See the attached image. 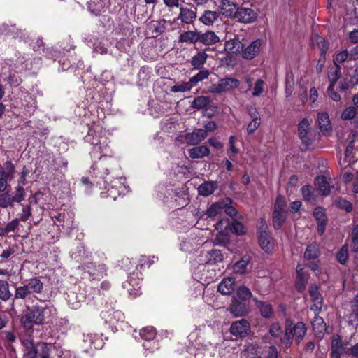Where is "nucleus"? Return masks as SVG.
<instances>
[{"label": "nucleus", "mask_w": 358, "mask_h": 358, "mask_svg": "<svg viewBox=\"0 0 358 358\" xmlns=\"http://www.w3.org/2000/svg\"><path fill=\"white\" fill-rule=\"evenodd\" d=\"M106 131L103 129L100 122L93 123L89 128L88 134L85 137V141L92 145L91 155L94 159L98 158L92 168L97 170V176L103 177V174L101 169L105 166L117 165V162L111 156V150L109 148L106 137Z\"/></svg>", "instance_id": "nucleus-1"}, {"label": "nucleus", "mask_w": 358, "mask_h": 358, "mask_svg": "<svg viewBox=\"0 0 358 358\" xmlns=\"http://www.w3.org/2000/svg\"><path fill=\"white\" fill-rule=\"evenodd\" d=\"M114 165L105 166L103 169H101L103 172V176H97V170L94 171L95 177L100 179L97 181V184L100 186V188H104L107 189L106 192H102L101 195L102 197H110L113 200H115L118 196L124 194L127 192V186L125 185V178H117L113 180H110V178H106L108 175L109 169H112Z\"/></svg>", "instance_id": "nucleus-2"}, {"label": "nucleus", "mask_w": 358, "mask_h": 358, "mask_svg": "<svg viewBox=\"0 0 358 358\" xmlns=\"http://www.w3.org/2000/svg\"><path fill=\"white\" fill-rule=\"evenodd\" d=\"M306 333V327L303 322H299L293 324L290 320L287 319L285 334L280 338L282 344L287 348H289L295 337L296 342L299 343Z\"/></svg>", "instance_id": "nucleus-3"}, {"label": "nucleus", "mask_w": 358, "mask_h": 358, "mask_svg": "<svg viewBox=\"0 0 358 358\" xmlns=\"http://www.w3.org/2000/svg\"><path fill=\"white\" fill-rule=\"evenodd\" d=\"M286 203L282 196H278L276 199L273 213V224L275 229L281 228L287 216Z\"/></svg>", "instance_id": "nucleus-4"}, {"label": "nucleus", "mask_w": 358, "mask_h": 358, "mask_svg": "<svg viewBox=\"0 0 358 358\" xmlns=\"http://www.w3.org/2000/svg\"><path fill=\"white\" fill-rule=\"evenodd\" d=\"M239 85V80L234 78H224L212 84L208 88V91L212 94H220L238 88Z\"/></svg>", "instance_id": "nucleus-5"}, {"label": "nucleus", "mask_w": 358, "mask_h": 358, "mask_svg": "<svg viewBox=\"0 0 358 358\" xmlns=\"http://www.w3.org/2000/svg\"><path fill=\"white\" fill-rule=\"evenodd\" d=\"M45 308L38 306H34L27 313L22 317V322L24 327H29V324H41L44 321V312Z\"/></svg>", "instance_id": "nucleus-6"}, {"label": "nucleus", "mask_w": 358, "mask_h": 358, "mask_svg": "<svg viewBox=\"0 0 358 358\" xmlns=\"http://www.w3.org/2000/svg\"><path fill=\"white\" fill-rule=\"evenodd\" d=\"M268 227L262 224L259 229V243L262 250L266 253H269L274 249V242L273 238L268 233Z\"/></svg>", "instance_id": "nucleus-7"}, {"label": "nucleus", "mask_w": 358, "mask_h": 358, "mask_svg": "<svg viewBox=\"0 0 358 358\" xmlns=\"http://www.w3.org/2000/svg\"><path fill=\"white\" fill-rule=\"evenodd\" d=\"M83 342L84 343L83 348H85L84 350L85 352H88L93 348H101L103 345L102 339L96 334H83Z\"/></svg>", "instance_id": "nucleus-8"}, {"label": "nucleus", "mask_w": 358, "mask_h": 358, "mask_svg": "<svg viewBox=\"0 0 358 358\" xmlns=\"http://www.w3.org/2000/svg\"><path fill=\"white\" fill-rule=\"evenodd\" d=\"M257 17V13L252 9L238 6L236 16L234 18L239 22L249 24L255 22Z\"/></svg>", "instance_id": "nucleus-9"}, {"label": "nucleus", "mask_w": 358, "mask_h": 358, "mask_svg": "<svg viewBox=\"0 0 358 358\" xmlns=\"http://www.w3.org/2000/svg\"><path fill=\"white\" fill-rule=\"evenodd\" d=\"M140 282L141 279L139 278H136V275L132 273L129 276L128 280L122 284V287L127 290L129 295L136 297L141 294Z\"/></svg>", "instance_id": "nucleus-10"}, {"label": "nucleus", "mask_w": 358, "mask_h": 358, "mask_svg": "<svg viewBox=\"0 0 358 358\" xmlns=\"http://www.w3.org/2000/svg\"><path fill=\"white\" fill-rule=\"evenodd\" d=\"M250 331V325L249 322L241 319L232 323L230 327V331L233 335L243 337L248 334Z\"/></svg>", "instance_id": "nucleus-11"}, {"label": "nucleus", "mask_w": 358, "mask_h": 358, "mask_svg": "<svg viewBox=\"0 0 358 358\" xmlns=\"http://www.w3.org/2000/svg\"><path fill=\"white\" fill-rule=\"evenodd\" d=\"M238 5L231 0H220L219 8L220 13L229 18L236 16Z\"/></svg>", "instance_id": "nucleus-12"}, {"label": "nucleus", "mask_w": 358, "mask_h": 358, "mask_svg": "<svg viewBox=\"0 0 358 358\" xmlns=\"http://www.w3.org/2000/svg\"><path fill=\"white\" fill-rule=\"evenodd\" d=\"M317 124L322 134L324 136H329L332 131L329 117L326 112L317 113Z\"/></svg>", "instance_id": "nucleus-13"}, {"label": "nucleus", "mask_w": 358, "mask_h": 358, "mask_svg": "<svg viewBox=\"0 0 358 358\" xmlns=\"http://www.w3.org/2000/svg\"><path fill=\"white\" fill-rule=\"evenodd\" d=\"M206 136L207 133L204 129H194L192 132L186 134L185 138L188 145H196L203 141Z\"/></svg>", "instance_id": "nucleus-14"}, {"label": "nucleus", "mask_w": 358, "mask_h": 358, "mask_svg": "<svg viewBox=\"0 0 358 358\" xmlns=\"http://www.w3.org/2000/svg\"><path fill=\"white\" fill-rule=\"evenodd\" d=\"M248 114L251 121L247 125V133L252 134L261 124V117L259 112L255 108H251L248 110Z\"/></svg>", "instance_id": "nucleus-15"}, {"label": "nucleus", "mask_w": 358, "mask_h": 358, "mask_svg": "<svg viewBox=\"0 0 358 358\" xmlns=\"http://www.w3.org/2000/svg\"><path fill=\"white\" fill-rule=\"evenodd\" d=\"M196 11L187 7H180L178 20L187 24H193L196 19Z\"/></svg>", "instance_id": "nucleus-16"}, {"label": "nucleus", "mask_w": 358, "mask_h": 358, "mask_svg": "<svg viewBox=\"0 0 358 358\" xmlns=\"http://www.w3.org/2000/svg\"><path fill=\"white\" fill-rule=\"evenodd\" d=\"M262 41L259 39L252 41L247 46L242 52L243 57L247 59H252L260 52Z\"/></svg>", "instance_id": "nucleus-17"}, {"label": "nucleus", "mask_w": 358, "mask_h": 358, "mask_svg": "<svg viewBox=\"0 0 358 358\" xmlns=\"http://www.w3.org/2000/svg\"><path fill=\"white\" fill-rule=\"evenodd\" d=\"M313 216L318 222L317 232L320 235H322L325 231L327 225V215L324 208L317 207L313 211Z\"/></svg>", "instance_id": "nucleus-18"}, {"label": "nucleus", "mask_w": 358, "mask_h": 358, "mask_svg": "<svg viewBox=\"0 0 358 358\" xmlns=\"http://www.w3.org/2000/svg\"><path fill=\"white\" fill-rule=\"evenodd\" d=\"M315 185L323 196L328 195L331 192V189L334 188V186L333 185L331 186L327 179L324 176L317 177L315 180Z\"/></svg>", "instance_id": "nucleus-19"}, {"label": "nucleus", "mask_w": 358, "mask_h": 358, "mask_svg": "<svg viewBox=\"0 0 358 358\" xmlns=\"http://www.w3.org/2000/svg\"><path fill=\"white\" fill-rule=\"evenodd\" d=\"M219 16V13L206 10L199 17V21L206 26H210L218 20Z\"/></svg>", "instance_id": "nucleus-20"}, {"label": "nucleus", "mask_w": 358, "mask_h": 358, "mask_svg": "<svg viewBox=\"0 0 358 358\" xmlns=\"http://www.w3.org/2000/svg\"><path fill=\"white\" fill-rule=\"evenodd\" d=\"M313 329L316 336L322 338L327 327L326 324L321 317L315 316L312 321Z\"/></svg>", "instance_id": "nucleus-21"}, {"label": "nucleus", "mask_w": 358, "mask_h": 358, "mask_svg": "<svg viewBox=\"0 0 358 358\" xmlns=\"http://www.w3.org/2000/svg\"><path fill=\"white\" fill-rule=\"evenodd\" d=\"M188 154L192 159H201L210 155V150L206 145L194 147L188 150Z\"/></svg>", "instance_id": "nucleus-22"}, {"label": "nucleus", "mask_w": 358, "mask_h": 358, "mask_svg": "<svg viewBox=\"0 0 358 358\" xmlns=\"http://www.w3.org/2000/svg\"><path fill=\"white\" fill-rule=\"evenodd\" d=\"M343 350L342 340L339 335H334L331 341V358H340Z\"/></svg>", "instance_id": "nucleus-23"}, {"label": "nucleus", "mask_w": 358, "mask_h": 358, "mask_svg": "<svg viewBox=\"0 0 358 358\" xmlns=\"http://www.w3.org/2000/svg\"><path fill=\"white\" fill-rule=\"evenodd\" d=\"M296 287L299 292H302L305 289L307 282H308V277L303 271V268L301 266V265H297L296 267Z\"/></svg>", "instance_id": "nucleus-24"}, {"label": "nucleus", "mask_w": 358, "mask_h": 358, "mask_svg": "<svg viewBox=\"0 0 358 358\" xmlns=\"http://www.w3.org/2000/svg\"><path fill=\"white\" fill-rule=\"evenodd\" d=\"M234 283L235 280L234 278H224L220 282L217 289L222 294H230L234 290Z\"/></svg>", "instance_id": "nucleus-25"}, {"label": "nucleus", "mask_w": 358, "mask_h": 358, "mask_svg": "<svg viewBox=\"0 0 358 358\" xmlns=\"http://www.w3.org/2000/svg\"><path fill=\"white\" fill-rule=\"evenodd\" d=\"M206 263L210 264H215L222 262L224 260V255L220 250H211L206 252Z\"/></svg>", "instance_id": "nucleus-26"}, {"label": "nucleus", "mask_w": 358, "mask_h": 358, "mask_svg": "<svg viewBox=\"0 0 358 358\" xmlns=\"http://www.w3.org/2000/svg\"><path fill=\"white\" fill-rule=\"evenodd\" d=\"M200 33L196 31H187L180 34L179 41L187 43H195L199 41Z\"/></svg>", "instance_id": "nucleus-27"}, {"label": "nucleus", "mask_w": 358, "mask_h": 358, "mask_svg": "<svg viewBox=\"0 0 358 358\" xmlns=\"http://www.w3.org/2000/svg\"><path fill=\"white\" fill-rule=\"evenodd\" d=\"M225 207V201H222L213 203L206 211L208 217L213 219L215 216L220 214Z\"/></svg>", "instance_id": "nucleus-28"}, {"label": "nucleus", "mask_w": 358, "mask_h": 358, "mask_svg": "<svg viewBox=\"0 0 358 358\" xmlns=\"http://www.w3.org/2000/svg\"><path fill=\"white\" fill-rule=\"evenodd\" d=\"M313 130L310 128V122L306 118L302 120L298 125L299 135L302 142H308L306 135L307 132Z\"/></svg>", "instance_id": "nucleus-29"}, {"label": "nucleus", "mask_w": 358, "mask_h": 358, "mask_svg": "<svg viewBox=\"0 0 358 358\" xmlns=\"http://www.w3.org/2000/svg\"><path fill=\"white\" fill-rule=\"evenodd\" d=\"M30 294H41L43 289V284L40 279L34 278L26 284Z\"/></svg>", "instance_id": "nucleus-30"}, {"label": "nucleus", "mask_w": 358, "mask_h": 358, "mask_svg": "<svg viewBox=\"0 0 358 358\" xmlns=\"http://www.w3.org/2000/svg\"><path fill=\"white\" fill-rule=\"evenodd\" d=\"M219 37L214 31H206L204 34H200L199 41L204 45H210L219 42Z\"/></svg>", "instance_id": "nucleus-31"}, {"label": "nucleus", "mask_w": 358, "mask_h": 358, "mask_svg": "<svg viewBox=\"0 0 358 358\" xmlns=\"http://www.w3.org/2000/svg\"><path fill=\"white\" fill-rule=\"evenodd\" d=\"M15 166L11 162H6L3 164V170L0 171V178L8 181L13 179Z\"/></svg>", "instance_id": "nucleus-32"}, {"label": "nucleus", "mask_w": 358, "mask_h": 358, "mask_svg": "<svg viewBox=\"0 0 358 358\" xmlns=\"http://www.w3.org/2000/svg\"><path fill=\"white\" fill-rule=\"evenodd\" d=\"M216 189V184L213 182H205L198 187L200 195L207 196L212 194Z\"/></svg>", "instance_id": "nucleus-33"}, {"label": "nucleus", "mask_w": 358, "mask_h": 358, "mask_svg": "<svg viewBox=\"0 0 358 358\" xmlns=\"http://www.w3.org/2000/svg\"><path fill=\"white\" fill-rule=\"evenodd\" d=\"M320 254L319 245L312 243L307 246L304 252V258L306 259H314L319 257Z\"/></svg>", "instance_id": "nucleus-34"}, {"label": "nucleus", "mask_w": 358, "mask_h": 358, "mask_svg": "<svg viewBox=\"0 0 358 358\" xmlns=\"http://www.w3.org/2000/svg\"><path fill=\"white\" fill-rule=\"evenodd\" d=\"M229 310L236 317L242 316L247 312L245 303L241 301L233 302Z\"/></svg>", "instance_id": "nucleus-35"}, {"label": "nucleus", "mask_w": 358, "mask_h": 358, "mask_svg": "<svg viewBox=\"0 0 358 358\" xmlns=\"http://www.w3.org/2000/svg\"><path fill=\"white\" fill-rule=\"evenodd\" d=\"M102 317L106 322L111 324H114L115 321L120 322L124 319V315L120 310H113L112 313H109L108 315L102 313Z\"/></svg>", "instance_id": "nucleus-36"}, {"label": "nucleus", "mask_w": 358, "mask_h": 358, "mask_svg": "<svg viewBox=\"0 0 358 358\" xmlns=\"http://www.w3.org/2000/svg\"><path fill=\"white\" fill-rule=\"evenodd\" d=\"M207 57V54L204 52H199L192 57L191 64L194 69H199L206 63Z\"/></svg>", "instance_id": "nucleus-37"}, {"label": "nucleus", "mask_w": 358, "mask_h": 358, "mask_svg": "<svg viewBox=\"0 0 358 358\" xmlns=\"http://www.w3.org/2000/svg\"><path fill=\"white\" fill-rule=\"evenodd\" d=\"M241 48V43L238 39H230L224 44V50L227 53H236Z\"/></svg>", "instance_id": "nucleus-38"}, {"label": "nucleus", "mask_w": 358, "mask_h": 358, "mask_svg": "<svg viewBox=\"0 0 358 358\" xmlns=\"http://www.w3.org/2000/svg\"><path fill=\"white\" fill-rule=\"evenodd\" d=\"M66 299L67 301L69 306L71 309L77 310L81 306V301L78 299V294L73 292H69V293H67Z\"/></svg>", "instance_id": "nucleus-39"}, {"label": "nucleus", "mask_w": 358, "mask_h": 358, "mask_svg": "<svg viewBox=\"0 0 358 358\" xmlns=\"http://www.w3.org/2000/svg\"><path fill=\"white\" fill-rule=\"evenodd\" d=\"M256 305L260 310L261 315L266 318L271 317L273 315V311L272 306L262 301H256Z\"/></svg>", "instance_id": "nucleus-40"}, {"label": "nucleus", "mask_w": 358, "mask_h": 358, "mask_svg": "<svg viewBox=\"0 0 358 358\" xmlns=\"http://www.w3.org/2000/svg\"><path fill=\"white\" fill-rule=\"evenodd\" d=\"M294 87V76L292 72H288L285 79V95L289 97L292 95Z\"/></svg>", "instance_id": "nucleus-41"}, {"label": "nucleus", "mask_w": 358, "mask_h": 358, "mask_svg": "<svg viewBox=\"0 0 358 358\" xmlns=\"http://www.w3.org/2000/svg\"><path fill=\"white\" fill-rule=\"evenodd\" d=\"M210 103V100L208 97L200 96L194 99L192 106L194 108L197 109L206 108L209 106Z\"/></svg>", "instance_id": "nucleus-42"}, {"label": "nucleus", "mask_w": 358, "mask_h": 358, "mask_svg": "<svg viewBox=\"0 0 358 358\" xmlns=\"http://www.w3.org/2000/svg\"><path fill=\"white\" fill-rule=\"evenodd\" d=\"M140 336L146 341H152L156 336V331L152 327L143 328L140 331Z\"/></svg>", "instance_id": "nucleus-43"}, {"label": "nucleus", "mask_w": 358, "mask_h": 358, "mask_svg": "<svg viewBox=\"0 0 358 358\" xmlns=\"http://www.w3.org/2000/svg\"><path fill=\"white\" fill-rule=\"evenodd\" d=\"M249 263V259L247 257L243 258L241 260L236 262L233 266V271L236 273L243 274L245 273L247 266Z\"/></svg>", "instance_id": "nucleus-44"}, {"label": "nucleus", "mask_w": 358, "mask_h": 358, "mask_svg": "<svg viewBox=\"0 0 358 358\" xmlns=\"http://www.w3.org/2000/svg\"><path fill=\"white\" fill-rule=\"evenodd\" d=\"M11 296L8 282L0 280V299L4 301H8Z\"/></svg>", "instance_id": "nucleus-45"}, {"label": "nucleus", "mask_w": 358, "mask_h": 358, "mask_svg": "<svg viewBox=\"0 0 358 358\" xmlns=\"http://www.w3.org/2000/svg\"><path fill=\"white\" fill-rule=\"evenodd\" d=\"M301 193L303 199L310 203L315 202V196L313 188L310 186L306 185L301 188Z\"/></svg>", "instance_id": "nucleus-46"}, {"label": "nucleus", "mask_w": 358, "mask_h": 358, "mask_svg": "<svg viewBox=\"0 0 358 358\" xmlns=\"http://www.w3.org/2000/svg\"><path fill=\"white\" fill-rule=\"evenodd\" d=\"M236 137L231 136L229 138V148L227 153L231 160H234V156L239 152V150L236 147Z\"/></svg>", "instance_id": "nucleus-47"}, {"label": "nucleus", "mask_w": 358, "mask_h": 358, "mask_svg": "<svg viewBox=\"0 0 358 358\" xmlns=\"http://www.w3.org/2000/svg\"><path fill=\"white\" fill-rule=\"evenodd\" d=\"M229 226L230 230L237 235H243L246 232L245 227L241 222H238L237 220H233L231 224H229Z\"/></svg>", "instance_id": "nucleus-48"}, {"label": "nucleus", "mask_w": 358, "mask_h": 358, "mask_svg": "<svg viewBox=\"0 0 358 358\" xmlns=\"http://www.w3.org/2000/svg\"><path fill=\"white\" fill-rule=\"evenodd\" d=\"M192 88V83L188 81L176 84L171 87L170 91L172 92H185L190 90Z\"/></svg>", "instance_id": "nucleus-49"}, {"label": "nucleus", "mask_w": 358, "mask_h": 358, "mask_svg": "<svg viewBox=\"0 0 358 358\" xmlns=\"http://www.w3.org/2000/svg\"><path fill=\"white\" fill-rule=\"evenodd\" d=\"M231 200L227 199L225 201V207L224 208V210L225 213L230 216L233 220H237L240 217V215H238L237 210L236 208L231 206H230Z\"/></svg>", "instance_id": "nucleus-50"}, {"label": "nucleus", "mask_w": 358, "mask_h": 358, "mask_svg": "<svg viewBox=\"0 0 358 358\" xmlns=\"http://www.w3.org/2000/svg\"><path fill=\"white\" fill-rule=\"evenodd\" d=\"M209 76V71L207 70L200 71L196 75L192 76L189 79V83H192V87H193L196 85L199 82L207 78Z\"/></svg>", "instance_id": "nucleus-51"}, {"label": "nucleus", "mask_w": 358, "mask_h": 358, "mask_svg": "<svg viewBox=\"0 0 358 358\" xmlns=\"http://www.w3.org/2000/svg\"><path fill=\"white\" fill-rule=\"evenodd\" d=\"M345 61H350L349 52L347 50H344L340 52H338L335 58L334 59V62L336 66H338L340 64L343 63Z\"/></svg>", "instance_id": "nucleus-52"}, {"label": "nucleus", "mask_w": 358, "mask_h": 358, "mask_svg": "<svg viewBox=\"0 0 358 358\" xmlns=\"http://www.w3.org/2000/svg\"><path fill=\"white\" fill-rule=\"evenodd\" d=\"M268 333L273 338H278L282 333L280 323L278 322L272 323L270 325Z\"/></svg>", "instance_id": "nucleus-53"}, {"label": "nucleus", "mask_w": 358, "mask_h": 358, "mask_svg": "<svg viewBox=\"0 0 358 358\" xmlns=\"http://www.w3.org/2000/svg\"><path fill=\"white\" fill-rule=\"evenodd\" d=\"M30 292L26 285L16 288L15 292V299H24L30 295Z\"/></svg>", "instance_id": "nucleus-54"}, {"label": "nucleus", "mask_w": 358, "mask_h": 358, "mask_svg": "<svg viewBox=\"0 0 358 358\" xmlns=\"http://www.w3.org/2000/svg\"><path fill=\"white\" fill-rule=\"evenodd\" d=\"M25 345H26V349H25L24 355L27 358H36L37 351L34 345L33 342L27 341Z\"/></svg>", "instance_id": "nucleus-55"}, {"label": "nucleus", "mask_w": 358, "mask_h": 358, "mask_svg": "<svg viewBox=\"0 0 358 358\" xmlns=\"http://www.w3.org/2000/svg\"><path fill=\"white\" fill-rule=\"evenodd\" d=\"M338 261L341 264H345L348 259V245H343L336 255Z\"/></svg>", "instance_id": "nucleus-56"}, {"label": "nucleus", "mask_w": 358, "mask_h": 358, "mask_svg": "<svg viewBox=\"0 0 358 358\" xmlns=\"http://www.w3.org/2000/svg\"><path fill=\"white\" fill-rule=\"evenodd\" d=\"M306 138L308 140V142H302L306 146H309L312 145L315 141H318L320 139V134L317 133L314 129L307 132L306 135Z\"/></svg>", "instance_id": "nucleus-57"}, {"label": "nucleus", "mask_w": 358, "mask_h": 358, "mask_svg": "<svg viewBox=\"0 0 358 358\" xmlns=\"http://www.w3.org/2000/svg\"><path fill=\"white\" fill-rule=\"evenodd\" d=\"M237 296L241 300L245 301L251 297L252 293L248 287L242 286L237 289Z\"/></svg>", "instance_id": "nucleus-58"}, {"label": "nucleus", "mask_w": 358, "mask_h": 358, "mask_svg": "<svg viewBox=\"0 0 358 358\" xmlns=\"http://www.w3.org/2000/svg\"><path fill=\"white\" fill-rule=\"evenodd\" d=\"M14 202L13 196L6 193L0 195V206L2 208H7L11 206Z\"/></svg>", "instance_id": "nucleus-59"}, {"label": "nucleus", "mask_w": 358, "mask_h": 358, "mask_svg": "<svg viewBox=\"0 0 358 358\" xmlns=\"http://www.w3.org/2000/svg\"><path fill=\"white\" fill-rule=\"evenodd\" d=\"M264 82L262 79H258L254 86L252 96H259L264 92Z\"/></svg>", "instance_id": "nucleus-60"}, {"label": "nucleus", "mask_w": 358, "mask_h": 358, "mask_svg": "<svg viewBox=\"0 0 358 358\" xmlns=\"http://www.w3.org/2000/svg\"><path fill=\"white\" fill-rule=\"evenodd\" d=\"M356 113L357 110L355 107H348L342 113L341 118L345 120H351L356 115Z\"/></svg>", "instance_id": "nucleus-61"}, {"label": "nucleus", "mask_w": 358, "mask_h": 358, "mask_svg": "<svg viewBox=\"0 0 358 358\" xmlns=\"http://www.w3.org/2000/svg\"><path fill=\"white\" fill-rule=\"evenodd\" d=\"M336 204L338 207L345 210L347 212H350L352 210V203L346 199H340L336 201Z\"/></svg>", "instance_id": "nucleus-62"}, {"label": "nucleus", "mask_w": 358, "mask_h": 358, "mask_svg": "<svg viewBox=\"0 0 358 358\" xmlns=\"http://www.w3.org/2000/svg\"><path fill=\"white\" fill-rule=\"evenodd\" d=\"M351 248L354 252H358V225L354 228L352 233Z\"/></svg>", "instance_id": "nucleus-63"}, {"label": "nucleus", "mask_w": 358, "mask_h": 358, "mask_svg": "<svg viewBox=\"0 0 358 358\" xmlns=\"http://www.w3.org/2000/svg\"><path fill=\"white\" fill-rule=\"evenodd\" d=\"M314 42L316 43L322 53H325L328 49V43L324 38L320 36H315Z\"/></svg>", "instance_id": "nucleus-64"}]
</instances>
